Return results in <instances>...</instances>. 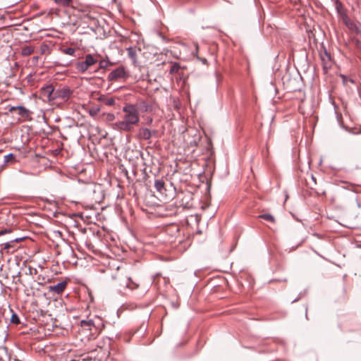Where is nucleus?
Instances as JSON below:
<instances>
[{"instance_id": "obj_1", "label": "nucleus", "mask_w": 361, "mask_h": 361, "mask_svg": "<svg viewBox=\"0 0 361 361\" xmlns=\"http://www.w3.org/2000/svg\"><path fill=\"white\" fill-rule=\"evenodd\" d=\"M124 113L122 120L114 123V128L120 131L131 132L140 122L139 111L136 106L127 104L122 109Z\"/></svg>"}, {"instance_id": "obj_2", "label": "nucleus", "mask_w": 361, "mask_h": 361, "mask_svg": "<svg viewBox=\"0 0 361 361\" xmlns=\"http://www.w3.org/2000/svg\"><path fill=\"white\" fill-rule=\"evenodd\" d=\"M97 57L98 55L86 54L84 61H78L75 63V69L80 73H85L91 66L98 62Z\"/></svg>"}, {"instance_id": "obj_3", "label": "nucleus", "mask_w": 361, "mask_h": 361, "mask_svg": "<svg viewBox=\"0 0 361 361\" xmlns=\"http://www.w3.org/2000/svg\"><path fill=\"white\" fill-rule=\"evenodd\" d=\"M40 94L43 98L47 99L48 101L56 99L54 88L51 85L42 87L40 90Z\"/></svg>"}, {"instance_id": "obj_4", "label": "nucleus", "mask_w": 361, "mask_h": 361, "mask_svg": "<svg viewBox=\"0 0 361 361\" xmlns=\"http://www.w3.org/2000/svg\"><path fill=\"white\" fill-rule=\"evenodd\" d=\"M127 73L125 68L123 66H120L113 71H111L108 75V80L110 81L116 80L120 78H126Z\"/></svg>"}, {"instance_id": "obj_5", "label": "nucleus", "mask_w": 361, "mask_h": 361, "mask_svg": "<svg viewBox=\"0 0 361 361\" xmlns=\"http://www.w3.org/2000/svg\"><path fill=\"white\" fill-rule=\"evenodd\" d=\"M25 238H16L11 239L10 241L2 244L1 251H6L7 252H13L17 250L16 246V243L22 241Z\"/></svg>"}, {"instance_id": "obj_6", "label": "nucleus", "mask_w": 361, "mask_h": 361, "mask_svg": "<svg viewBox=\"0 0 361 361\" xmlns=\"http://www.w3.org/2000/svg\"><path fill=\"white\" fill-rule=\"evenodd\" d=\"M157 133L154 130L147 128H141L138 130L137 137L141 140H148Z\"/></svg>"}, {"instance_id": "obj_7", "label": "nucleus", "mask_w": 361, "mask_h": 361, "mask_svg": "<svg viewBox=\"0 0 361 361\" xmlns=\"http://www.w3.org/2000/svg\"><path fill=\"white\" fill-rule=\"evenodd\" d=\"M68 282L63 281L56 285L49 286V290L56 294H61L67 286Z\"/></svg>"}, {"instance_id": "obj_8", "label": "nucleus", "mask_w": 361, "mask_h": 361, "mask_svg": "<svg viewBox=\"0 0 361 361\" xmlns=\"http://www.w3.org/2000/svg\"><path fill=\"white\" fill-rule=\"evenodd\" d=\"M18 114L20 116L19 120H29L30 119V111L23 106H16Z\"/></svg>"}, {"instance_id": "obj_9", "label": "nucleus", "mask_w": 361, "mask_h": 361, "mask_svg": "<svg viewBox=\"0 0 361 361\" xmlns=\"http://www.w3.org/2000/svg\"><path fill=\"white\" fill-rule=\"evenodd\" d=\"M71 93L72 92L69 89L63 88L56 91L55 96H56V98H61L63 100L66 101L70 98Z\"/></svg>"}, {"instance_id": "obj_10", "label": "nucleus", "mask_w": 361, "mask_h": 361, "mask_svg": "<svg viewBox=\"0 0 361 361\" xmlns=\"http://www.w3.org/2000/svg\"><path fill=\"white\" fill-rule=\"evenodd\" d=\"M154 187L157 192L162 193L164 189V182L162 180H156Z\"/></svg>"}, {"instance_id": "obj_11", "label": "nucleus", "mask_w": 361, "mask_h": 361, "mask_svg": "<svg viewBox=\"0 0 361 361\" xmlns=\"http://www.w3.org/2000/svg\"><path fill=\"white\" fill-rule=\"evenodd\" d=\"M80 326L82 328H86L87 329L91 331L92 326H94V322L92 319L82 320L80 321Z\"/></svg>"}, {"instance_id": "obj_12", "label": "nucleus", "mask_w": 361, "mask_h": 361, "mask_svg": "<svg viewBox=\"0 0 361 361\" xmlns=\"http://www.w3.org/2000/svg\"><path fill=\"white\" fill-rule=\"evenodd\" d=\"M34 51V48L32 46H25L21 50V54L24 56H29Z\"/></svg>"}, {"instance_id": "obj_13", "label": "nucleus", "mask_w": 361, "mask_h": 361, "mask_svg": "<svg viewBox=\"0 0 361 361\" xmlns=\"http://www.w3.org/2000/svg\"><path fill=\"white\" fill-rule=\"evenodd\" d=\"M113 63L108 59H102L99 61V69H105L109 66H112Z\"/></svg>"}, {"instance_id": "obj_14", "label": "nucleus", "mask_w": 361, "mask_h": 361, "mask_svg": "<svg viewBox=\"0 0 361 361\" xmlns=\"http://www.w3.org/2000/svg\"><path fill=\"white\" fill-rule=\"evenodd\" d=\"M125 285L127 288L130 289H134L138 287V284L135 283L130 278L126 279L125 281Z\"/></svg>"}, {"instance_id": "obj_15", "label": "nucleus", "mask_w": 361, "mask_h": 361, "mask_svg": "<svg viewBox=\"0 0 361 361\" xmlns=\"http://www.w3.org/2000/svg\"><path fill=\"white\" fill-rule=\"evenodd\" d=\"M73 0H54V3L59 6H68Z\"/></svg>"}, {"instance_id": "obj_16", "label": "nucleus", "mask_w": 361, "mask_h": 361, "mask_svg": "<svg viewBox=\"0 0 361 361\" xmlns=\"http://www.w3.org/2000/svg\"><path fill=\"white\" fill-rule=\"evenodd\" d=\"M61 51L65 54L73 56L75 53V49L72 47H67V48L61 49Z\"/></svg>"}, {"instance_id": "obj_17", "label": "nucleus", "mask_w": 361, "mask_h": 361, "mask_svg": "<svg viewBox=\"0 0 361 361\" xmlns=\"http://www.w3.org/2000/svg\"><path fill=\"white\" fill-rule=\"evenodd\" d=\"M259 218L263 219L271 222L275 221L274 217L269 214H261L259 216Z\"/></svg>"}, {"instance_id": "obj_18", "label": "nucleus", "mask_w": 361, "mask_h": 361, "mask_svg": "<svg viewBox=\"0 0 361 361\" xmlns=\"http://www.w3.org/2000/svg\"><path fill=\"white\" fill-rule=\"evenodd\" d=\"M128 56L133 60H135L136 59V51L133 47H129L127 49Z\"/></svg>"}, {"instance_id": "obj_19", "label": "nucleus", "mask_w": 361, "mask_h": 361, "mask_svg": "<svg viewBox=\"0 0 361 361\" xmlns=\"http://www.w3.org/2000/svg\"><path fill=\"white\" fill-rule=\"evenodd\" d=\"M11 322L14 324H18L20 323L19 317L17 314L13 312L11 317Z\"/></svg>"}, {"instance_id": "obj_20", "label": "nucleus", "mask_w": 361, "mask_h": 361, "mask_svg": "<svg viewBox=\"0 0 361 361\" xmlns=\"http://www.w3.org/2000/svg\"><path fill=\"white\" fill-rule=\"evenodd\" d=\"M347 26L355 32H359V29L357 25L353 23H346Z\"/></svg>"}, {"instance_id": "obj_21", "label": "nucleus", "mask_w": 361, "mask_h": 361, "mask_svg": "<svg viewBox=\"0 0 361 361\" xmlns=\"http://www.w3.org/2000/svg\"><path fill=\"white\" fill-rule=\"evenodd\" d=\"M13 159L14 155L11 153L4 156V163H8Z\"/></svg>"}, {"instance_id": "obj_22", "label": "nucleus", "mask_w": 361, "mask_h": 361, "mask_svg": "<svg viewBox=\"0 0 361 361\" xmlns=\"http://www.w3.org/2000/svg\"><path fill=\"white\" fill-rule=\"evenodd\" d=\"M48 50L49 47L47 44H43L40 47L41 54H44Z\"/></svg>"}, {"instance_id": "obj_23", "label": "nucleus", "mask_w": 361, "mask_h": 361, "mask_svg": "<svg viewBox=\"0 0 361 361\" xmlns=\"http://www.w3.org/2000/svg\"><path fill=\"white\" fill-rule=\"evenodd\" d=\"M11 233V230L4 229V230L0 231V235L6 234V233Z\"/></svg>"}, {"instance_id": "obj_24", "label": "nucleus", "mask_w": 361, "mask_h": 361, "mask_svg": "<svg viewBox=\"0 0 361 361\" xmlns=\"http://www.w3.org/2000/svg\"><path fill=\"white\" fill-rule=\"evenodd\" d=\"M8 111H9L10 112H13V111H17V108H16V106H8Z\"/></svg>"}, {"instance_id": "obj_25", "label": "nucleus", "mask_w": 361, "mask_h": 361, "mask_svg": "<svg viewBox=\"0 0 361 361\" xmlns=\"http://www.w3.org/2000/svg\"><path fill=\"white\" fill-rule=\"evenodd\" d=\"M98 110L91 109L90 110V115L93 116L97 114Z\"/></svg>"}, {"instance_id": "obj_26", "label": "nucleus", "mask_w": 361, "mask_h": 361, "mask_svg": "<svg viewBox=\"0 0 361 361\" xmlns=\"http://www.w3.org/2000/svg\"><path fill=\"white\" fill-rule=\"evenodd\" d=\"M114 99H109V100H108V101H107L106 104H108V105H112V104H114Z\"/></svg>"}, {"instance_id": "obj_27", "label": "nucleus", "mask_w": 361, "mask_h": 361, "mask_svg": "<svg viewBox=\"0 0 361 361\" xmlns=\"http://www.w3.org/2000/svg\"><path fill=\"white\" fill-rule=\"evenodd\" d=\"M342 78H343V83L345 84L347 81V78L345 75H341Z\"/></svg>"}, {"instance_id": "obj_28", "label": "nucleus", "mask_w": 361, "mask_h": 361, "mask_svg": "<svg viewBox=\"0 0 361 361\" xmlns=\"http://www.w3.org/2000/svg\"><path fill=\"white\" fill-rule=\"evenodd\" d=\"M145 111H149V107H148V106H147V105H146V106H145Z\"/></svg>"}, {"instance_id": "obj_29", "label": "nucleus", "mask_w": 361, "mask_h": 361, "mask_svg": "<svg viewBox=\"0 0 361 361\" xmlns=\"http://www.w3.org/2000/svg\"><path fill=\"white\" fill-rule=\"evenodd\" d=\"M114 117V114H111V116H110V118H112Z\"/></svg>"}, {"instance_id": "obj_30", "label": "nucleus", "mask_w": 361, "mask_h": 361, "mask_svg": "<svg viewBox=\"0 0 361 361\" xmlns=\"http://www.w3.org/2000/svg\"><path fill=\"white\" fill-rule=\"evenodd\" d=\"M114 117V114H111V116H110V118H112Z\"/></svg>"}, {"instance_id": "obj_31", "label": "nucleus", "mask_w": 361, "mask_h": 361, "mask_svg": "<svg viewBox=\"0 0 361 361\" xmlns=\"http://www.w3.org/2000/svg\"><path fill=\"white\" fill-rule=\"evenodd\" d=\"M216 78H218L219 75H218V73H216Z\"/></svg>"}]
</instances>
